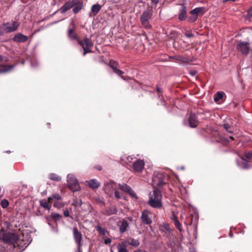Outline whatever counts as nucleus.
Masks as SVG:
<instances>
[{
    "label": "nucleus",
    "mask_w": 252,
    "mask_h": 252,
    "mask_svg": "<svg viewBox=\"0 0 252 252\" xmlns=\"http://www.w3.org/2000/svg\"><path fill=\"white\" fill-rule=\"evenodd\" d=\"M148 204L153 208H161L162 196L158 190L154 189L152 193H150Z\"/></svg>",
    "instance_id": "f03ea898"
},
{
    "label": "nucleus",
    "mask_w": 252,
    "mask_h": 252,
    "mask_svg": "<svg viewBox=\"0 0 252 252\" xmlns=\"http://www.w3.org/2000/svg\"><path fill=\"white\" fill-rule=\"evenodd\" d=\"M238 166L241 169H248L252 167V153H246L239 159H236Z\"/></svg>",
    "instance_id": "7ed1b4c3"
},
{
    "label": "nucleus",
    "mask_w": 252,
    "mask_h": 252,
    "mask_svg": "<svg viewBox=\"0 0 252 252\" xmlns=\"http://www.w3.org/2000/svg\"><path fill=\"white\" fill-rule=\"evenodd\" d=\"M109 65L113 69V71L118 75L120 76L124 73L123 71L117 68L116 63L115 62L111 61L109 63Z\"/></svg>",
    "instance_id": "4be33fe9"
},
{
    "label": "nucleus",
    "mask_w": 252,
    "mask_h": 252,
    "mask_svg": "<svg viewBox=\"0 0 252 252\" xmlns=\"http://www.w3.org/2000/svg\"><path fill=\"white\" fill-rule=\"evenodd\" d=\"M157 90L158 92H161V88L158 87H157Z\"/></svg>",
    "instance_id": "bf43d9fd"
},
{
    "label": "nucleus",
    "mask_w": 252,
    "mask_h": 252,
    "mask_svg": "<svg viewBox=\"0 0 252 252\" xmlns=\"http://www.w3.org/2000/svg\"><path fill=\"white\" fill-rule=\"evenodd\" d=\"M62 198V197L60 196V195L58 193H55L53 194L52 196L49 197L48 198V201H51V200L53 199H55V200L58 201L61 200Z\"/></svg>",
    "instance_id": "473e14b6"
},
{
    "label": "nucleus",
    "mask_w": 252,
    "mask_h": 252,
    "mask_svg": "<svg viewBox=\"0 0 252 252\" xmlns=\"http://www.w3.org/2000/svg\"><path fill=\"white\" fill-rule=\"evenodd\" d=\"M186 35L188 37H191L193 36V34H192V33H186Z\"/></svg>",
    "instance_id": "5fc2aeb1"
},
{
    "label": "nucleus",
    "mask_w": 252,
    "mask_h": 252,
    "mask_svg": "<svg viewBox=\"0 0 252 252\" xmlns=\"http://www.w3.org/2000/svg\"><path fill=\"white\" fill-rule=\"evenodd\" d=\"M61 217V215L58 213H53L51 214L52 218L55 220H59Z\"/></svg>",
    "instance_id": "a19ab883"
},
{
    "label": "nucleus",
    "mask_w": 252,
    "mask_h": 252,
    "mask_svg": "<svg viewBox=\"0 0 252 252\" xmlns=\"http://www.w3.org/2000/svg\"><path fill=\"white\" fill-rule=\"evenodd\" d=\"M82 204V201L81 199H75L74 200L72 205L74 206L75 207H78L81 206Z\"/></svg>",
    "instance_id": "c9c22d12"
},
{
    "label": "nucleus",
    "mask_w": 252,
    "mask_h": 252,
    "mask_svg": "<svg viewBox=\"0 0 252 252\" xmlns=\"http://www.w3.org/2000/svg\"><path fill=\"white\" fill-rule=\"evenodd\" d=\"M94 199L96 203L99 205H104L105 204L103 198L100 197L99 196H95L94 197Z\"/></svg>",
    "instance_id": "f704fd0d"
},
{
    "label": "nucleus",
    "mask_w": 252,
    "mask_h": 252,
    "mask_svg": "<svg viewBox=\"0 0 252 252\" xmlns=\"http://www.w3.org/2000/svg\"><path fill=\"white\" fill-rule=\"evenodd\" d=\"M173 58L176 60L181 61L183 63H186L187 62V59L180 55L175 56Z\"/></svg>",
    "instance_id": "72a5a7b5"
},
{
    "label": "nucleus",
    "mask_w": 252,
    "mask_h": 252,
    "mask_svg": "<svg viewBox=\"0 0 252 252\" xmlns=\"http://www.w3.org/2000/svg\"><path fill=\"white\" fill-rule=\"evenodd\" d=\"M111 243V240L110 238H107L104 240V243L106 245H110Z\"/></svg>",
    "instance_id": "de8ad7c7"
},
{
    "label": "nucleus",
    "mask_w": 252,
    "mask_h": 252,
    "mask_svg": "<svg viewBox=\"0 0 252 252\" xmlns=\"http://www.w3.org/2000/svg\"><path fill=\"white\" fill-rule=\"evenodd\" d=\"M229 138L231 139L232 140H234V137L233 136H230Z\"/></svg>",
    "instance_id": "680f3d73"
},
{
    "label": "nucleus",
    "mask_w": 252,
    "mask_h": 252,
    "mask_svg": "<svg viewBox=\"0 0 252 252\" xmlns=\"http://www.w3.org/2000/svg\"><path fill=\"white\" fill-rule=\"evenodd\" d=\"M121 77H122V78H123L124 80H126V79L124 78V76H122Z\"/></svg>",
    "instance_id": "338daca9"
},
{
    "label": "nucleus",
    "mask_w": 252,
    "mask_h": 252,
    "mask_svg": "<svg viewBox=\"0 0 252 252\" xmlns=\"http://www.w3.org/2000/svg\"><path fill=\"white\" fill-rule=\"evenodd\" d=\"M64 216L67 217L69 216V213L68 210H66L63 212Z\"/></svg>",
    "instance_id": "09e8293b"
},
{
    "label": "nucleus",
    "mask_w": 252,
    "mask_h": 252,
    "mask_svg": "<svg viewBox=\"0 0 252 252\" xmlns=\"http://www.w3.org/2000/svg\"><path fill=\"white\" fill-rule=\"evenodd\" d=\"M82 252L81 249V247H79V246H77V252Z\"/></svg>",
    "instance_id": "4d7b16f0"
},
{
    "label": "nucleus",
    "mask_w": 252,
    "mask_h": 252,
    "mask_svg": "<svg viewBox=\"0 0 252 252\" xmlns=\"http://www.w3.org/2000/svg\"><path fill=\"white\" fill-rule=\"evenodd\" d=\"M48 224L51 227V230L53 232L56 233L58 232V228L56 227L52 226L50 222H48Z\"/></svg>",
    "instance_id": "c03bdc74"
},
{
    "label": "nucleus",
    "mask_w": 252,
    "mask_h": 252,
    "mask_svg": "<svg viewBox=\"0 0 252 252\" xmlns=\"http://www.w3.org/2000/svg\"><path fill=\"white\" fill-rule=\"evenodd\" d=\"M2 60V57L0 56V62Z\"/></svg>",
    "instance_id": "e2e57ef3"
},
{
    "label": "nucleus",
    "mask_w": 252,
    "mask_h": 252,
    "mask_svg": "<svg viewBox=\"0 0 252 252\" xmlns=\"http://www.w3.org/2000/svg\"><path fill=\"white\" fill-rule=\"evenodd\" d=\"M127 243L129 245L134 247H137L140 244V243L138 240H136L132 238H128L127 240Z\"/></svg>",
    "instance_id": "a878e982"
},
{
    "label": "nucleus",
    "mask_w": 252,
    "mask_h": 252,
    "mask_svg": "<svg viewBox=\"0 0 252 252\" xmlns=\"http://www.w3.org/2000/svg\"><path fill=\"white\" fill-rule=\"evenodd\" d=\"M3 34V29L2 28V25L0 27V36Z\"/></svg>",
    "instance_id": "3c124183"
},
{
    "label": "nucleus",
    "mask_w": 252,
    "mask_h": 252,
    "mask_svg": "<svg viewBox=\"0 0 252 252\" xmlns=\"http://www.w3.org/2000/svg\"><path fill=\"white\" fill-rule=\"evenodd\" d=\"M95 229L98 233L101 235H104L106 234V230L105 229L101 227L100 225H97L95 227Z\"/></svg>",
    "instance_id": "7c9ffc66"
},
{
    "label": "nucleus",
    "mask_w": 252,
    "mask_h": 252,
    "mask_svg": "<svg viewBox=\"0 0 252 252\" xmlns=\"http://www.w3.org/2000/svg\"><path fill=\"white\" fill-rule=\"evenodd\" d=\"M206 8L204 7H198L191 10L190 14H196L197 16L203 15L206 12Z\"/></svg>",
    "instance_id": "6ab92c4d"
},
{
    "label": "nucleus",
    "mask_w": 252,
    "mask_h": 252,
    "mask_svg": "<svg viewBox=\"0 0 252 252\" xmlns=\"http://www.w3.org/2000/svg\"><path fill=\"white\" fill-rule=\"evenodd\" d=\"M152 16V13L149 11H145L143 12L140 18V21L142 25L146 29H150L151 26L149 23V20Z\"/></svg>",
    "instance_id": "6e6552de"
},
{
    "label": "nucleus",
    "mask_w": 252,
    "mask_h": 252,
    "mask_svg": "<svg viewBox=\"0 0 252 252\" xmlns=\"http://www.w3.org/2000/svg\"><path fill=\"white\" fill-rule=\"evenodd\" d=\"M187 17L186 7L183 5L179 10L178 19L180 21H184Z\"/></svg>",
    "instance_id": "f3484780"
},
{
    "label": "nucleus",
    "mask_w": 252,
    "mask_h": 252,
    "mask_svg": "<svg viewBox=\"0 0 252 252\" xmlns=\"http://www.w3.org/2000/svg\"><path fill=\"white\" fill-rule=\"evenodd\" d=\"M118 252H127L126 249L124 246L119 245L117 247Z\"/></svg>",
    "instance_id": "58836bf2"
},
{
    "label": "nucleus",
    "mask_w": 252,
    "mask_h": 252,
    "mask_svg": "<svg viewBox=\"0 0 252 252\" xmlns=\"http://www.w3.org/2000/svg\"><path fill=\"white\" fill-rule=\"evenodd\" d=\"M83 6L82 1L80 0H73V11L74 13H77L80 11Z\"/></svg>",
    "instance_id": "4468645a"
},
{
    "label": "nucleus",
    "mask_w": 252,
    "mask_h": 252,
    "mask_svg": "<svg viewBox=\"0 0 252 252\" xmlns=\"http://www.w3.org/2000/svg\"><path fill=\"white\" fill-rule=\"evenodd\" d=\"M181 169L184 170V166H182V167H181Z\"/></svg>",
    "instance_id": "69168bd1"
},
{
    "label": "nucleus",
    "mask_w": 252,
    "mask_h": 252,
    "mask_svg": "<svg viewBox=\"0 0 252 252\" xmlns=\"http://www.w3.org/2000/svg\"><path fill=\"white\" fill-rule=\"evenodd\" d=\"M49 202L50 201L48 200H42L40 201V205L45 209H50V206L49 204Z\"/></svg>",
    "instance_id": "c756f323"
},
{
    "label": "nucleus",
    "mask_w": 252,
    "mask_h": 252,
    "mask_svg": "<svg viewBox=\"0 0 252 252\" xmlns=\"http://www.w3.org/2000/svg\"><path fill=\"white\" fill-rule=\"evenodd\" d=\"M118 186L119 188L121 190L127 193L129 191H130V189H131L129 186L126 184H119Z\"/></svg>",
    "instance_id": "cd10ccee"
},
{
    "label": "nucleus",
    "mask_w": 252,
    "mask_h": 252,
    "mask_svg": "<svg viewBox=\"0 0 252 252\" xmlns=\"http://www.w3.org/2000/svg\"><path fill=\"white\" fill-rule=\"evenodd\" d=\"M67 183L68 188L72 191H77L80 190L79 184L74 175L69 174L67 176Z\"/></svg>",
    "instance_id": "20e7f679"
},
{
    "label": "nucleus",
    "mask_w": 252,
    "mask_h": 252,
    "mask_svg": "<svg viewBox=\"0 0 252 252\" xmlns=\"http://www.w3.org/2000/svg\"><path fill=\"white\" fill-rule=\"evenodd\" d=\"M76 28L75 24L72 22L68 28L67 34L69 38L71 40H78L79 39L77 35L74 33V30Z\"/></svg>",
    "instance_id": "9d476101"
},
{
    "label": "nucleus",
    "mask_w": 252,
    "mask_h": 252,
    "mask_svg": "<svg viewBox=\"0 0 252 252\" xmlns=\"http://www.w3.org/2000/svg\"><path fill=\"white\" fill-rule=\"evenodd\" d=\"M223 97V93L220 92H218L216 94L214 97V100L215 102H218Z\"/></svg>",
    "instance_id": "e433bc0d"
},
{
    "label": "nucleus",
    "mask_w": 252,
    "mask_h": 252,
    "mask_svg": "<svg viewBox=\"0 0 252 252\" xmlns=\"http://www.w3.org/2000/svg\"><path fill=\"white\" fill-rule=\"evenodd\" d=\"M173 221H174V225H175V226L177 228H178V229L180 231H181V224H180V222L179 221V220H178V219H177V218L175 216H174Z\"/></svg>",
    "instance_id": "4c0bfd02"
},
{
    "label": "nucleus",
    "mask_w": 252,
    "mask_h": 252,
    "mask_svg": "<svg viewBox=\"0 0 252 252\" xmlns=\"http://www.w3.org/2000/svg\"><path fill=\"white\" fill-rule=\"evenodd\" d=\"M159 176H161L160 174L158 175V176H155L153 178L154 184L158 187L162 186L164 183L163 180L160 179Z\"/></svg>",
    "instance_id": "5701e85b"
},
{
    "label": "nucleus",
    "mask_w": 252,
    "mask_h": 252,
    "mask_svg": "<svg viewBox=\"0 0 252 252\" xmlns=\"http://www.w3.org/2000/svg\"><path fill=\"white\" fill-rule=\"evenodd\" d=\"M189 126L192 128L197 126L198 122L197 118L195 114H191L189 118Z\"/></svg>",
    "instance_id": "2eb2a0df"
},
{
    "label": "nucleus",
    "mask_w": 252,
    "mask_h": 252,
    "mask_svg": "<svg viewBox=\"0 0 252 252\" xmlns=\"http://www.w3.org/2000/svg\"><path fill=\"white\" fill-rule=\"evenodd\" d=\"M89 186L93 189H97L100 186V183L96 179H91L87 181Z\"/></svg>",
    "instance_id": "412c9836"
},
{
    "label": "nucleus",
    "mask_w": 252,
    "mask_h": 252,
    "mask_svg": "<svg viewBox=\"0 0 252 252\" xmlns=\"http://www.w3.org/2000/svg\"><path fill=\"white\" fill-rule=\"evenodd\" d=\"M221 142L224 144H225L229 142L228 139L227 138L223 137L222 138L221 140Z\"/></svg>",
    "instance_id": "49530a36"
},
{
    "label": "nucleus",
    "mask_w": 252,
    "mask_h": 252,
    "mask_svg": "<svg viewBox=\"0 0 252 252\" xmlns=\"http://www.w3.org/2000/svg\"><path fill=\"white\" fill-rule=\"evenodd\" d=\"M49 178L55 181H60L61 180V177L55 173H51L49 175Z\"/></svg>",
    "instance_id": "c85d7f7f"
},
{
    "label": "nucleus",
    "mask_w": 252,
    "mask_h": 252,
    "mask_svg": "<svg viewBox=\"0 0 252 252\" xmlns=\"http://www.w3.org/2000/svg\"><path fill=\"white\" fill-rule=\"evenodd\" d=\"M224 128L229 132H231L232 130L230 129V126L228 124H224L223 125Z\"/></svg>",
    "instance_id": "a18cd8bd"
},
{
    "label": "nucleus",
    "mask_w": 252,
    "mask_h": 252,
    "mask_svg": "<svg viewBox=\"0 0 252 252\" xmlns=\"http://www.w3.org/2000/svg\"><path fill=\"white\" fill-rule=\"evenodd\" d=\"M14 65L6 66L4 65H0V74L5 73L11 71L13 68Z\"/></svg>",
    "instance_id": "393cba45"
},
{
    "label": "nucleus",
    "mask_w": 252,
    "mask_h": 252,
    "mask_svg": "<svg viewBox=\"0 0 252 252\" xmlns=\"http://www.w3.org/2000/svg\"><path fill=\"white\" fill-rule=\"evenodd\" d=\"M77 41L84 50L83 56H85L87 53L92 52L91 47L93 46V43L91 39L86 37L82 40L78 39Z\"/></svg>",
    "instance_id": "39448f33"
},
{
    "label": "nucleus",
    "mask_w": 252,
    "mask_h": 252,
    "mask_svg": "<svg viewBox=\"0 0 252 252\" xmlns=\"http://www.w3.org/2000/svg\"><path fill=\"white\" fill-rule=\"evenodd\" d=\"M73 7V0L65 2L60 8L61 13H64Z\"/></svg>",
    "instance_id": "a211bd4d"
},
{
    "label": "nucleus",
    "mask_w": 252,
    "mask_h": 252,
    "mask_svg": "<svg viewBox=\"0 0 252 252\" xmlns=\"http://www.w3.org/2000/svg\"><path fill=\"white\" fill-rule=\"evenodd\" d=\"M251 17H252V7L248 10L247 14L246 16L247 19H250Z\"/></svg>",
    "instance_id": "79ce46f5"
},
{
    "label": "nucleus",
    "mask_w": 252,
    "mask_h": 252,
    "mask_svg": "<svg viewBox=\"0 0 252 252\" xmlns=\"http://www.w3.org/2000/svg\"><path fill=\"white\" fill-rule=\"evenodd\" d=\"M34 61H33H33H31V65H32V67H36V66H37V65H38L37 63H36V64H35L34 63ZM35 62H36V61H35Z\"/></svg>",
    "instance_id": "8fccbe9b"
},
{
    "label": "nucleus",
    "mask_w": 252,
    "mask_h": 252,
    "mask_svg": "<svg viewBox=\"0 0 252 252\" xmlns=\"http://www.w3.org/2000/svg\"><path fill=\"white\" fill-rule=\"evenodd\" d=\"M128 193L132 197L135 199L137 198L136 193L131 189L130 191L128 192Z\"/></svg>",
    "instance_id": "37998d69"
},
{
    "label": "nucleus",
    "mask_w": 252,
    "mask_h": 252,
    "mask_svg": "<svg viewBox=\"0 0 252 252\" xmlns=\"http://www.w3.org/2000/svg\"><path fill=\"white\" fill-rule=\"evenodd\" d=\"M28 39V37L21 33L15 35L13 37V41L16 42H24Z\"/></svg>",
    "instance_id": "dca6fc26"
},
{
    "label": "nucleus",
    "mask_w": 252,
    "mask_h": 252,
    "mask_svg": "<svg viewBox=\"0 0 252 252\" xmlns=\"http://www.w3.org/2000/svg\"><path fill=\"white\" fill-rule=\"evenodd\" d=\"M152 214L147 210H144L141 214V220L143 224L150 225L152 223Z\"/></svg>",
    "instance_id": "1a4fd4ad"
},
{
    "label": "nucleus",
    "mask_w": 252,
    "mask_h": 252,
    "mask_svg": "<svg viewBox=\"0 0 252 252\" xmlns=\"http://www.w3.org/2000/svg\"><path fill=\"white\" fill-rule=\"evenodd\" d=\"M229 236H230V237H232V235L231 234V233H229Z\"/></svg>",
    "instance_id": "0e129e2a"
},
{
    "label": "nucleus",
    "mask_w": 252,
    "mask_h": 252,
    "mask_svg": "<svg viewBox=\"0 0 252 252\" xmlns=\"http://www.w3.org/2000/svg\"><path fill=\"white\" fill-rule=\"evenodd\" d=\"M5 225H7V222H5Z\"/></svg>",
    "instance_id": "774afa93"
},
{
    "label": "nucleus",
    "mask_w": 252,
    "mask_h": 252,
    "mask_svg": "<svg viewBox=\"0 0 252 252\" xmlns=\"http://www.w3.org/2000/svg\"><path fill=\"white\" fill-rule=\"evenodd\" d=\"M190 74L192 76H195L196 74V72L195 71H191L190 72Z\"/></svg>",
    "instance_id": "864d4df0"
},
{
    "label": "nucleus",
    "mask_w": 252,
    "mask_h": 252,
    "mask_svg": "<svg viewBox=\"0 0 252 252\" xmlns=\"http://www.w3.org/2000/svg\"><path fill=\"white\" fill-rule=\"evenodd\" d=\"M159 1V0H152V2L154 4H157Z\"/></svg>",
    "instance_id": "6e6d98bb"
},
{
    "label": "nucleus",
    "mask_w": 252,
    "mask_h": 252,
    "mask_svg": "<svg viewBox=\"0 0 252 252\" xmlns=\"http://www.w3.org/2000/svg\"><path fill=\"white\" fill-rule=\"evenodd\" d=\"M127 160H128L129 162H130V161H131V160L133 159V158H132L131 156H128V157H127Z\"/></svg>",
    "instance_id": "13d9d810"
},
{
    "label": "nucleus",
    "mask_w": 252,
    "mask_h": 252,
    "mask_svg": "<svg viewBox=\"0 0 252 252\" xmlns=\"http://www.w3.org/2000/svg\"><path fill=\"white\" fill-rule=\"evenodd\" d=\"M54 206L55 207H61V204H58V202L56 203L55 202H54Z\"/></svg>",
    "instance_id": "603ef678"
},
{
    "label": "nucleus",
    "mask_w": 252,
    "mask_h": 252,
    "mask_svg": "<svg viewBox=\"0 0 252 252\" xmlns=\"http://www.w3.org/2000/svg\"><path fill=\"white\" fill-rule=\"evenodd\" d=\"M191 16L189 17L188 19V21L189 23H193L196 21L197 19L198 16L196 14H190Z\"/></svg>",
    "instance_id": "2f4dec72"
},
{
    "label": "nucleus",
    "mask_w": 252,
    "mask_h": 252,
    "mask_svg": "<svg viewBox=\"0 0 252 252\" xmlns=\"http://www.w3.org/2000/svg\"><path fill=\"white\" fill-rule=\"evenodd\" d=\"M73 237L77 246H81V241L82 240V235L81 233L78 230L76 227L73 229Z\"/></svg>",
    "instance_id": "9b49d317"
},
{
    "label": "nucleus",
    "mask_w": 252,
    "mask_h": 252,
    "mask_svg": "<svg viewBox=\"0 0 252 252\" xmlns=\"http://www.w3.org/2000/svg\"><path fill=\"white\" fill-rule=\"evenodd\" d=\"M21 240L15 233L6 232L3 228L0 229V241L3 242L6 246L0 244V252H22L29 245L32 241L31 237L27 234H23Z\"/></svg>",
    "instance_id": "f257e3e1"
},
{
    "label": "nucleus",
    "mask_w": 252,
    "mask_h": 252,
    "mask_svg": "<svg viewBox=\"0 0 252 252\" xmlns=\"http://www.w3.org/2000/svg\"><path fill=\"white\" fill-rule=\"evenodd\" d=\"M145 162L143 160L137 159L133 163V168L136 172H141L144 168Z\"/></svg>",
    "instance_id": "ddd939ff"
},
{
    "label": "nucleus",
    "mask_w": 252,
    "mask_h": 252,
    "mask_svg": "<svg viewBox=\"0 0 252 252\" xmlns=\"http://www.w3.org/2000/svg\"><path fill=\"white\" fill-rule=\"evenodd\" d=\"M19 26V23L17 21H14L12 23L7 22L2 24L3 32L6 33L13 32L17 30Z\"/></svg>",
    "instance_id": "423d86ee"
},
{
    "label": "nucleus",
    "mask_w": 252,
    "mask_h": 252,
    "mask_svg": "<svg viewBox=\"0 0 252 252\" xmlns=\"http://www.w3.org/2000/svg\"><path fill=\"white\" fill-rule=\"evenodd\" d=\"M111 189L114 191V193H115V197L117 198V199H120L121 198V196L120 195V192L115 189L113 187L112 184L111 183H109L108 184H107L106 186H105V191H107V190L108 189Z\"/></svg>",
    "instance_id": "aec40b11"
},
{
    "label": "nucleus",
    "mask_w": 252,
    "mask_h": 252,
    "mask_svg": "<svg viewBox=\"0 0 252 252\" xmlns=\"http://www.w3.org/2000/svg\"><path fill=\"white\" fill-rule=\"evenodd\" d=\"M237 50L243 55H247L250 52V43L249 41H239L237 45Z\"/></svg>",
    "instance_id": "0eeeda50"
},
{
    "label": "nucleus",
    "mask_w": 252,
    "mask_h": 252,
    "mask_svg": "<svg viewBox=\"0 0 252 252\" xmlns=\"http://www.w3.org/2000/svg\"><path fill=\"white\" fill-rule=\"evenodd\" d=\"M117 212V208L115 206L110 207L106 211V215L107 216H110L112 215L116 214Z\"/></svg>",
    "instance_id": "bb28decb"
},
{
    "label": "nucleus",
    "mask_w": 252,
    "mask_h": 252,
    "mask_svg": "<svg viewBox=\"0 0 252 252\" xmlns=\"http://www.w3.org/2000/svg\"><path fill=\"white\" fill-rule=\"evenodd\" d=\"M9 204L8 201L6 199H3L1 200L0 205L3 208H6Z\"/></svg>",
    "instance_id": "ea45409f"
},
{
    "label": "nucleus",
    "mask_w": 252,
    "mask_h": 252,
    "mask_svg": "<svg viewBox=\"0 0 252 252\" xmlns=\"http://www.w3.org/2000/svg\"><path fill=\"white\" fill-rule=\"evenodd\" d=\"M96 169L100 171L101 170V167L100 166H97L96 167Z\"/></svg>",
    "instance_id": "052dcab7"
},
{
    "label": "nucleus",
    "mask_w": 252,
    "mask_h": 252,
    "mask_svg": "<svg viewBox=\"0 0 252 252\" xmlns=\"http://www.w3.org/2000/svg\"><path fill=\"white\" fill-rule=\"evenodd\" d=\"M117 225L119 227L120 232L124 233L129 228V223L127 220L123 219L117 222Z\"/></svg>",
    "instance_id": "f8f14e48"
},
{
    "label": "nucleus",
    "mask_w": 252,
    "mask_h": 252,
    "mask_svg": "<svg viewBox=\"0 0 252 252\" xmlns=\"http://www.w3.org/2000/svg\"><path fill=\"white\" fill-rule=\"evenodd\" d=\"M101 9V6L99 4H95L92 5L91 10V14H93V16L96 15Z\"/></svg>",
    "instance_id": "b1692460"
}]
</instances>
